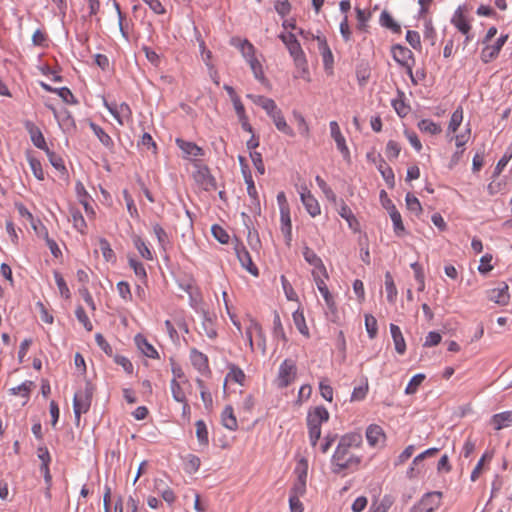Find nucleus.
I'll use <instances>...</instances> for the list:
<instances>
[{
    "instance_id": "nucleus-3",
    "label": "nucleus",
    "mask_w": 512,
    "mask_h": 512,
    "mask_svg": "<svg viewBox=\"0 0 512 512\" xmlns=\"http://www.w3.org/2000/svg\"><path fill=\"white\" fill-rule=\"evenodd\" d=\"M93 395V387L87 382L84 391L76 392L73 398V409L75 414L76 424L80 422L82 413H86L90 406Z\"/></svg>"
},
{
    "instance_id": "nucleus-40",
    "label": "nucleus",
    "mask_w": 512,
    "mask_h": 512,
    "mask_svg": "<svg viewBox=\"0 0 512 512\" xmlns=\"http://www.w3.org/2000/svg\"><path fill=\"white\" fill-rule=\"evenodd\" d=\"M394 499L390 495H385L379 504L373 503L370 512H387L393 505Z\"/></svg>"
},
{
    "instance_id": "nucleus-17",
    "label": "nucleus",
    "mask_w": 512,
    "mask_h": 512,
    "mask_svg": "<svg viewBox=\"0 0 512 512\" xmlns=\"http://www.w3.org/2000/svg\"><path fill=\"white\" fill-rule=\"evenodd\" d=\"M469 135H470V129H467L466 133L459 134L454 137L455 141H456L457 151L451 157L450 167L457 165L458 162L460 161V159L464 153V149L462 147L468 141Z\"/></svg>"
},
{
    "instance_id": "nucleus-36",
    "label": "nucleus",
    "mask_w": 512,
    "mask_h": 512,
    "mask_svg": "<svg viewBox=\"0 0 512 512\" xmlns=\"http://www.w3.org/2000/svg\"><path fill=\"white\" fill-rule=\"evenodd\" d=\"M385 288L388 302L394 303L397 296V289L390 272H386L385 274Z\"/></svg>"
},
{
    "instance_id": "nucleus-44",
    "label": "nucleus",
    "mask_w": 512,
    "mask_h": 512,
    "mask_svg": "<svg viewBox=\"0 0 512 512\" xmlns=\"http://www.w3.org/2000/svg\"><path fill=\"white\" fill-rule=\"evenodd\" d=\"M407 209L416 215H419L422 212V206L414 195L408 193L405 198Z\"/></svg>"
},
{
    "instance_id": "nucleus-6",
    "label": "nucleus",
    "mask_w": 512,
    "mask_h": 512,
    "mask_svg": "<svg viewBox=\"0 0 512 512\" xmlns=\"http://www.w3.org/2000/svg\"><path fill=\"white\" fill-rule=\"evenodd\" d=\"M234 250L241 266L244 269H246L249 273H251L253 276H258V268L253 263L250 253L242 244V242H240L238 239H236Z\"/></svg>"
},
{
    "instance_id": "nucleus-12",
    "label": "nucleus",
    "mask_w": 512,
    "mask_h": 512,
    "mask_svg": "<svg viewBox=\"0 0 512 512\" xmlns=\"http://www.w3.org/2000/svg\"><path fill=\"white\" fill-rule=\"evenodd\" d=\"M329 420V412L323 406H317L312 411H309L307 415V426L308 427H320L323 422Z\"/></svg>"
},
{
    "instance_id": "nucleus-53",
    "label": "nucleus",
    "mask_w": 512,
    "mask_h": 512,
    "mask_svg": "<svg viewBox=\"0 0 512 512\" xmlns=\"http://www.w3.org/2000/svg\"><path fill=\"white\" fill-rule=\"evenodd\" d=\"M134 244H135L137 250L139 251L140 255L143 258H145L147 260L152 259V253H151L150 249L147 247L145 242L140 237H136L134 239Z\"/></svg>"
},
{
    "instance_id": "nucleus-27",
    "label": "nucleus",
    "mask_w": 512,
    "mask_h": 512,
    "mask_svg": "<svg viewBox=\"0 0 512 512\" xmlns=\"http://www.w3.org/2000/svg\"><path fill=\"white\" fill-rule=\"evenodd\" d=\"M90 128L94 132V134L97 136L99 141L110 151L114 148V142L112 138L97 124L94 122L89 123Z\"/></svg>"
},
{
    "instance_id": "nucleus-64",
    "label": "nucleus",
    "mask_w": 512,
    "mask_h": 512,
    "mask_svg": "<svg viewBox=\"0 0 512 512\" xmlns=\"http://www.w3.org/2000/svg\"><path fill=\"white\" fill-rule=\"evenodd\" d=\"M406 41L414 48H421L420 34L417 31L408 30L406 33Z\"/></svg>"
},
{
    "instance_id": "nucleus-37",
    "label": "nucleus",
    "mask_w": 512,
    "mask_h": 512,
    "mask_svg": "<svg viewBox=\"0 0 512 512\" xmlns=\"http://www.w3.org/2000/svg\"><path fill=\"white\" fill-rule=\"evenodd\" d=\"M390 218L393 222L394 232L396 235L401 236L405 233V227L402 222L401 214L397 208H393L392 212L389 213Z\"/></svg>"
},
{
    "instance_id": "nucleus-58",
    "label": "nucleus",
    "mask_w": 512,
    "mask_h": 512,
    "mask_svg": "<svg viewBox=\"0 0 512 512\" xmlns=\"http://www.w3.org/2000/svg\"><path fill=\"white\" fill-rule=\"evenodd\" d=\"M307 469H308V463H307V460L302 458L296 469H295V473L297 474V480L296 481H304L306 482V479H307Z\"/></svg>"
},
{
    "instance_id": "nucleus-14",
    "label": "nucleus",
    "mask_w": 512,
    "mask_h": 512,
    "mask_svg": "<svg viewBox=\"0 0 512 512\" xmlns=\"http://www.w3.org/2000/svg\"><path fill=\"white\" fill-rule=\"evenodd\" d=\"M303 257L310 265L314 266L315 269L313 271H317L321 273L324 278H328L327 270L321 258L308 246L303 248Z\"/></svg>"
},
{
    "instance_id": "nucleus-45",
    "label": "nucleus",
    "mask_w": 512,
    "mask_h": 512,
    "mask_svg": "<svg viewBox=\"0 0 512 512\" xmlns=\"http://www.w3.org/2000/svg\"><path fill=\"white\" fill-rule=\"evenodd\" d=\"M365 326L370 339H374L378 333L377 320L370 314L365 315Z\"/></svg>"
},
{
    "instance_id": "nucleus-41",
    "label": "nucleus",
    "mask_w": 512,
    "mask_h": 512,
    "mask_svg": "<svg viewBox=\"0 0 512 512\" xmlns=\"http://www.w3.org/2000/svg\"><path fill=\"white\" fill-rule=\"evenodd\" d=\"M463 120V109L459 106L453 113L449 122L448 132H456Z\"/></svg>"
},
{
    "instance_id": "nucleus-7",
    "label": "nucleus",
    "mask_w": 512,
    "mask_h": 512,
    "mask_svg": "<svg viewBox=\"0 0 512 512\" xmlns=\"http://www.w3.org/2000/svg\"><path fill=\"white\" fill-rule=\"evenodd\" d=\"M195 182L205 191L215 190L217 188L216 179L210 173L207 166H199L193 173Z\"/></svg>"
},
{
    "instance_id": "nucleus-19",
    "label": "nucleus",
    "mask_w": 512,
    "mask_h": 512,
    "mask_svg": "<svg viewBox=\"0 0 512 512\" xmlns=\"http://www.w3.org/2000/svg\"><path fill=\"white\" fill-rule=\"evenodd\" d=\"M135 343L145 356L153 359L159 358V354L156 349L147 341L143 335L137 334L135 336Z\"/></svg>"
},
{
    "instance_id": "nucleus-23",
    "label": "nucleus",
    "mask_w": 512,
    "mask_h": 512,
    "mask_svg": "<svg viewBox=\"0 0 512 512\" xmlns=\"http://www.w3.org/2000/svg\"><path fill=\"white\" fill-rule=\"evenodd\" d=\"M221 421L225 428L231 431L237 430L238 423L232 406L228 405L224 408L221 414Z\"/></svg>"
},
{
    "instance_id": "nucleus-21",
    "label": "nucleus",
    "mask_w": 512,
    "mask_h": 512,
    "mask_svg": "<svg viewBox=\"0 0 512 512\" xmlns=\"http://www.w3.org/2000/svg\"><path fill=\"white\" fill-rule=\"evenodd\" d=\"M191 362L192 365L201 373L209 370L208 357L198 351L197 349H191Z\"/></svg>"
},
{
    "instance_id": "nucleus-25",
    "label": "nucleus",
    "mask_w": 512,
    "mask_h": 512,
    "mask_svg": "<svg viewBox=\"0 0 512 512\" xmlns=\"http://www.w3.org/2000/svg\"><path fill=\"white\" fill-rule=\"evenodd\" d=\"M390 332L395 345V350L399 354H404L406 351V343L400 328L395 324H390Z\"/></svg>"
},
{
    "instance_id": "nucleus-33",
    "label": "nucleus",
    "mask_w": 512,
    "mask_h": 512,
    "mask_svg": "<svg viewBox=\"0 0 512 512\" xmlns=\"http://www.w3.org/2000/svg\"><path fill=\"white\" fill-rule=\"evenodd\" d=\"M245 183L247 184L248 195L252 198V202L256 206L257 212L260 213V202L258 199V194L254 185V181L252 179L251 172L247 173L245 177Z\"/></svg>"
},
{
    "instance_id": "nucleus-4",
    "label": "nucleus",
    "mask_w": 512,
    "mask_h": 512,
    "mask_svg": "<svg viewBox=\"0 0 512 512\" xmlns=\"http://www.w3.org/2000/svg\"><path fill=\"white\" fill-rule=\"evenodd\" d=\"M442 492L433 491L423 495L421 500L415 504L410 512H434L441 504Z\"/></svg>"
},
{
    "instance_id": "nucleus-10",
    "label": "nucleus",
    "mask_w": 512,
    "mask_h": 512,
    "mask_svg": "<svg viewBox=\"0 0 512 512\" xmlns=\"http://www.w3.org/2000/svg\"><path fill=\"white\" fill-rule=\"evenodd\" d=\"M508 35H501L494 45H487L481 51V60L484 63H489L495 59L501 51L503 45L506 43Z\"/></svg>"
},
{
    "instance_id": "nucleus-2",
    "label": "nucleus",
    "mask_w": 512,
    "mask_h": 512,
    "mask_svg": "<svg viewBox=\"0 0 512 512\" xmlns=\"http://www.w3.org/2000/svg\"><path fill=\"white\" fill-rule=\"evenodd\" d=\"M279 38L285 44L290 55L293 57L296 67L301 69L303 72L307 71V61L305 54L301 48L300 43L296 39V36L293 33H282L279 35Z\"/></svg>"
},
{
    "instance_id": "nucleus-22",
    "label": "nucleus",
    "mask_w": 512,
    "mask_h": 512,
    "mask_svg": "<svg viewBox=\"0 0 512 512\" xmlns=\"http://www.w3.org/2000/svg\"><path fill=\"white\" fill-rule=\"evenodd\" d=\"M452 24L464 35H467L471 26L463 14L462 7L459 6L451 20Z\"/></svg>"
},
{
    "instance_id": "nucleus-18",
    "label": "nucleus",
    "mask_w": 512,
    "mask_h": 512,
    "mask_svg": "<svg viewBox=\"0 0 512 512\" xmlns=\"http://www.w3.org/2000/svg\"><path fill=\"white\" fill-rule=\"evenodd\" d=\"M316 39L319 42V49L323 58L324 68L326 71H332L334 61L332 51L325 38L317 36Z\"/></svg>"
},
{
    "instance_id": "nucleus-57",
    "label": "nucleus",
    "mask_w": 512,
    "mask_h": 512,
    "mask_svg": "<svg viewBox=\"0 0 512 512\" xmlns=\"http://www.w3.org/2000/svg\"><path fill=\"white\" fill-rule=\"evenodd\" d=\"M248 63L250 65V68L255 76L256 79L263 81L264 80V74L262 70L261 63L257 60L256 57L248 60Z\"/></svg>"
},
{
    "instance_id": "nucleus-54",
    "label": "nucleus",
    "mask_w": 512,
    "mask_h": 512,
    "mask_svg": "<svg viewBox=\"0 0 512 512\" xmlns=\"http://www.w3.org/2000/svg\"><path fill=\"white\" fill-rule=\"evenodd\" d=\"M71 215H72L74 227L79 232L84 233V228L86 227V222H85L84 217L81 214V212L79 210H72Z\"/></svg>"
},
{
    "instance_id": "nucleus-16",
    "label": "nucleus",
    "mask_w": 512,
    "mask_h": 512,
    "mask_svg": "<svg viewBox=\"0 0 512 512\" xmlns=\"http://www.w3.org/2000/svg\"><path fill=\"white\" fill-rule=\"evenodd\" d=\"M488 298L499 305H506L509 302L508 285L501 283L499 287L488 291Z\"/></svg>"
},
{
    "instance_id": "nucleus-59",
    "label": "nucleus",
    "mask_w": 512,
    "mask_h": 512,
    "mask_svg": "<svg viewBox=\"0 0 512 512\" xmlns=\"http://www.w3.org/2000/svg\"><path fill=\"white\" fill-rule=\"evenodd\" d=\"M327 382H328L327 380H322L320 382V384H319V389H320L321 396L325 400H327L329 402H332V400H333V388Z\"/></svg>"
},
{
    "instance_id": "nucleus-30",
    "label": "nucleus",
    "mask_w": 512,
    "mask_h": 512,
    "mask_svg": "<svg viewBox=\"0 0 512 512\" xmlns=\"http://www.w3.org/2000/svg\"><path fill=\"white\" fill-rule=\"evenodd\" d=\"M271 118H272L276 128L280 132H282L288 136H291V137L294 136V132H293L292 128L287 124V122L282 114V111H279L277 114L272 115Z\"/></svg>"
},
{
    "instance_id": "nucleus-8",
    "label": "nucleus",
    "mask_w": 512,
    "mask_h": 512,
    "mask_svg": "<svg viewBox=\"0 0 512 512\" xmlns=\"http://www.w3.org/2000/svg\"><path fill=\"white\" fill-rule=\"evenodd\" d=\"M393 59L402 67L412 66L415 62L413 52L405 46L395 44L391 47Z\"/></svg>"
},
{
    "instance_id": "nucleus-39",
    "label": "nucleus",
    "mask_w": 512,
    "mask_h": 512,
    "mask_svg": "<svg viewBox=\"0 0 512 512\" xmlns=\"http://www.w3.org/2000/svg\"><path fill=\"white\" fill-rule=\"evenodd\" d=\"M47 157L51 163V165L61 173H66V167L64 165V161L61 156L57 155L55 152L51 151L49 148L45 151Z\"/></svg>"
},
{
    "instance_id": "nucleus-47",
    "label": "nucleus",
    "mask_w": 512,
    "mask_h": 512,
    "mask_svg": "<svg viewBox=\"0 0 512 512\" xmlns=\"http://www.w3.org/2000/svg\"><path fill=\"white\" fill-rule=\"evenodd\" d=\"M170 386H171V392H172V396H173L174 400L177 402H184L186 399V396H185V393H184L182 387L180 386V383L175 378H173L171 380Z\"/></svg>"
},
{
    "instance_id": "nucleus-51",
    "label": "nucleus",
    "mask_w": 512,
    "mask_h": 512,
    "mask_svg": "<svg viewBox=\"0 0 512 512\" xmlns=\"http://www.w3.org/2000/svg\"><path fill=\"white\" fill-rule=\"evenodd\" d=\"M54 277H55V281H56V284L58 286L61 296H63L66 299L70 298L69 288H68L64 278L62 277V275L59 272L55 271Z\"/></svg>"
},
{
    "instance_id": "nucleus-49",
    "label": "nucleus",
    "mask_w": 512,
    "mask_h": 512,
    "mask_svg": "<svg viewBox=\"0 0 512 512\" xmlns=\"http://www.w3.org/2000/svg\"><path fill=\"white\" fill-rule=\"evenodd\" d=\"M491 459H492V453H489V452L484 453V455L478 461L477 465L475 466V468L473 469V471L471 473V480L473 482L479 478L485 461H490Z\"/></svg>"
},
{
    "instance_id": "nucleus-11",
    "label": "nucleus",
    "mask_w": 512,
    "mask_h": 512,
    "mask_svg": "<svg viewBox=\"0 0 512 512\" xmlns=\"http://www.w3.org/2000/svg\"><path fill=\"white\" fill-rule=\"evenodd\" d=\"M24 127L29 133L32 143L39 149L46 151L48 146L41 130L30 120L24 122Z\"/></svg>"
},
{
    "instance_id": "nucleus-20",
    "label": "nucleus",
    "mask_w": 512,
    "mask_h": 512,
    "mask_svg": "<svg viewBox=\"0 0 512 512\" xmlns=\"http://www.w3.org/2000/svg\"><path fill=\"white\" fill-rule=\"evenodd\" d=\"M491 424H493L495 430H501L512 426V411H504L494 414L491 418Z\"/></svg>"
},
{
    "instance_id": "nucleus-5",
    "label": "nucleus",
    "mask_w": 512,
    "mask_h": 512,
    "mask_svg": "<svg viewBox=\"0 0 512 512\" xmlns=\"http://www.w3.org/2000/svg\"><path fill=\"white\" fill-rule=\"evenodd\" d=\"M297 374L296 363L292 359H285L279 367L278 386L280 388L288 387L295 379Z\"/></svg>"
},
{
    "instance_id": "nucleus-31",
    "label": "nucleus",
    "mask_w": 512,
    "mask_h": 512,
    "mask_svg": "<svg viewBox=\"0 0 512 512\" xmlns=\"http://www.w3.org/2000/svg\"><path fill=\"white\" fill-rule=\"evenodd\" d=\"M241 216L243 218V221H244V224H245L246 228L248 229V241H249V244L251 245V247L253 249L259 248L261 246V243H260V240H259V236H258V233H257L256 230L252 231L250 229V225H249V223L251 222L250 217L245 212H242Z\"/></svg>"
},
{
    "instance_id": "nucleus-38",
    "label": "nucleus",
    "mask_w": 512,
    "mask_h": 512,
    "mask_svg": "<svg viewBox=\"0 0 512 512\" xmlns=\"http://www.w3.org/2000/svg\"><path fill=\"white\" fill-rule=\"evenodd\" d=\"M361 442H362L361 435L354 433V434H347V435H344L343 437H341L338 444L350 449L351 447L360 446Z\"/></svg>"
},
{
    "instance_id": "nucleus-60",
    "label": "nucleus",
    "mask_w": 512,
    "mask_h": 512,
    "mask_svg": "<svg viewBox=\"0 0 512 512\" xmlns=\"http://www.w3.org/2000/svg\"><path fill=\"white\" fill-rule=\"evenodd\" d=\"M129 265L134 270V273L136 274V276H138L139 278L147 277L146 270L141 262H139L135 258L130 257Z\"/></svg>"
},
{
    "instance_id": "nucleus-62",
    "label": "nucleus",
    "mask_w": 512,
    "mask_h": 512,
    "mask_svg": "<svg viewBox=\"0 0 512 512\" xmlns=\"http://www.w3.org/2000/svg\"><path fill=\"white\" fill-rule=\"evenodd\" d=\"M231 377L235 382L239 383L240 385L243 384V381L245 379L244 372L237 367L236 365L230 366V372L227 375V378Z\"/></svg>"
},
{
    "instance_id": "nucleus-56",
    "label": "nucleus",
    "mask_w": 512,
    "mask_h": 512,
    "mask_svg": "<svg viewBox=\"0 0 512 512\" xmlns=\"http://www.w3.org/2000/svg\"><path fill=\"white\" fill-rule=\"evenodd\" d=\"M33 385L34 383L32 381H26L21 385L10 389V391L13 395L21 394L24 397H28Z\"/></svg>"
},
{
    "instance_id": "nucleus-43",
    "label": "nucleus",
    "mask_w": 512,
    "mask_h": 512,
    "mask_svg": "<svg viewBox=\"0 0 512 512\" xmlns=\"http://www.w3.org/2000/svg\"><path fill=\"white\" fill-rule=\"evenodd\" d=\"M211 232L214 238L221 244H227L230 240V236L227 231L218 224H214L211 227Z\"/></svg>"
},
{
    "instance_id": "nucleus-63",
    "label": "nucleus",
    "mask_w": 512,
    "mask_h": 512,
    "mask_svg": "<svg viewBox=\"0 0 512 512\" xmlns=\"http://www.w3.org/2000/svg\"><path fill=\"white\" fill-rule=\"evenodd\" d=\"M99 246L103 254V257L105 258L106 261H111L113 258H115V254L111 249L109 242L106 239H101L99 242Z\"/></svg>"
},
{
    "instance_id": "nucleus-32",
    "label": "nucleus",
    "mask_w": 512,
    "mask_h": 512,
    "mask_svg": "<svg viewBox=\"0 0 512 512\" xmlns=\"http://www.w3.org/2000/svg\"><path fill=\"white\" fill-rule=\"evenodd\" d=\"M380 24L393 31L394 33H400L401 32V26L393 19L391 14L384 10L380 15Z\"/></svg>"
},
{
    "instance_id": "nucleus-13",
    "label": "nucleus",
    "mask_w": 512,
    "mask_h": 512,
    "mask_svg": "<svg viewBox=\"0 0 512 512\" xmlns=\"http://www.w3.org/2000/svg\"><path fill=\"white\" fill-rule=\"evenodd\" d=\"M300 197L304 207L312 217H316L321 213L318 201L314 198L307 187H302Z\"/></svg>"
},
{
    "instance_id": "nucleus-35",
    "label": "nucleus",
    "mask_w": 512,
    "mask_h": 512,
    "mask_svg": "<svg viewBox=\"0 0 512 512\" xmlns=\"http://www.w3.org/2000/svg\"><path fill=\"white\" fill-rule=\"evenodd\" d=\"M196 436L200 445L207 446L209 444L208 430L203 420H198L195 423Z\"/></svg>"
},
{
    "instance_id": "nucleus-55",
    "label": "nucleus",
    "mask_w": 512,
    "mask_h": 512,
    "mask_svg": "<svg viewBox=\"0 0 512 512\" xmlns=\"http://www.w3.org/2000/svg\"><path fill=\"white\" fill-rule=\"evenodd\" d=\"M401 151V147L400 145L394 141V140H389L387 145H386V155L388 157V159H396L398 156H399V153Z\"/></svg>"
},
{
    "instance_id": "nucleus-9",
    "label": "nucleus",
    "mask_w": 512,
    "mask_h": 512,
    "mask_svg": "<svg viewBox=\"0 0 512 512\" xmlns=\"http://www.w3.org/2000/svg\"><path fill=\"white\" fill-rule=\"evenodd\" d=\"M330 131H331V137L336 142L338 150L341 152L343 158L350 161V152L346 145V141L344 136L342 135L339 125L336 121L330 122Z\"/></svg>"
},
{
    "instance_id": "nucleus-50",
    "label": "nucleus",
    "mask_w": 512,
    "mask_h": 512,
    "mask_svg": "<svg viewBox=\"0 0 512 512\" xmlns=\"http://www.w3.org/2000/svg\"><path fill=\"white\" fill-rule=\"evenodd\" d=\"M75 315H76L78 321L83 324V326L85 327V329L87 331H89V332L92 331L93 325L90 322V320L82 306H78L76 308Z\"/></svg>"
},
{
    "instance_id": "nucleus-48",
    "label": "nucleus",
    "mask_w": 512,
    "mask_h": 512,
    "mask_svg": "<svg viewBox=\"0 0 512 512\" xmlns=\"http://www.w3.org/2000/svg\"><path fill=\"white\" fill-rule=\"evenodd\" d=\"M273 334L275 337H279L282 340L287 341V338L284 333V328L281 323L280 315L277 311H274Z\"/></svg>"
},
{
    "instance_id": "nucleus-61",
    "label": "nucleus",
    "mask_w": 512,
    "mask_h": 512,
    "mask_svg": "<svg viewBox=\"0 0 512 512\" xmlns=\"http://www.w3.org/2000/svg\"><path fill=\"white\" fill-rule=\"evenodd\" d=\"M493 256L491 254H485L480 259V265L478 267V270L482 274H486L490 272L493 269V266L490 265V262L492 261Z\"/></svg>"
},
{
    "instance_id": "nucleus-15",
    "label": "nucleus",
    "mask_w": 512,
    "mask_h": 512,
    "mask_svg": "<svg viewBox=\"0 0 512 512\" xmlns=\"http://www.w3.org/2000/svg\"><path fill=\"white\" fill-rule=\"evenodd\" d=\"M53 114L54 117L57 119L60 127L64 131H70L72 129H76V124L73 116L71 115L70 111L67 109H64L61 113H58V111L53 106H48Z\"/></svg>"
},
{
    "instance_id": "nucleus-46",
    "label": "nucleus",
    "mask_w": 512,
    "mask_h": 512,
    "mask_svg": "<svg viewBox=\"0 0 512 512\" xmlns=\"http://www.w3.org/2000/svg\"><path fill=\"white\" fill-rule=\"evenodd\" d=\"M425 375L424 374H416L412 377V379L409 381L405 393L408 395H412L416 393L418 387L421 385V383L424 381Z\"/></svg>"
},
{
    "instance_id": "nucleus-52",
    "label": "nucleus",
    "mask_w": 512,
    "mask_h": 512,
    "mask_svg": "<svg viewBox=\"0 0 512 512\" xmlns=\"http://www.w3.org/2000/svg\"><path fill=\"white\" fill-rule=\"evenodd\" d=\"M56 94L67 104H77L78 101L67 87L58 88Z\"/></svg>"
},
{
    "instance_id": "nucleus-24",
    "label": "nucleus",
    "mask_w": 512,
    "mask_h": 512,
    "mask_svg": "<svg viewBox=\"0 0 512 512\" xmlns=\"http://www.w3.org/2000/svg\"><path fill=\"white\" fill-rule=\"evenodd\" d=\"M377 168L384 178L387 185L392 188L395 184V177L392 168L386 163V161L379 155Z\"/></svg>"
},
{
    "instance_id": "nucleus-42",
    "label": "nucleus",
    "mask_w": 512,
    "mask_h": 512,
    "mask_svg": "<svg viewBox=\"0 0 512 512\" xmlns=\"http://www.w3.org/2000/svg\"><path fill=\"white\" fill-rule=\"evenodd\" d=\"M511 159H512V146L507 148V150L505 151L502 158L498 161V163L495 167L494 173H493V178H496L500 175V173L502 172L504 167L508 164V162Z\"/></svg>"
},
{
    "instance_id": "nucleus-28",
    "label": "nucleus",
    "mask_w": 512,
    "mask_h": 512,
    "mask_svg": "<svg viewBox=\"0 0 512 512\" xmlns=\"http://www.w3.org/2000/svg\"><path fill=\"white\" fill-rule=\"evenodd\" d=\"M232 44L237 46L243 57L248 61L255 57L254 46L248 40L232 39Z\"/></svg>"
},
{
    "instance_id": "nucleus-1",
    "label": "nucleus",
    "mask_w": 512,
    "mask_h": 512,
    "mask_svg": "<svg viewBox=\"0 0 512 512\" xmlns=\"http://www.w3.org/2000/svg\"><path fill=\"white\" fill-rule=\"evenodd\" d=\"M360 462V457L351 454L350 449L338 444L332 457L333 472L340 473L343 470L357 468Z\"/></svg>"
},
{
    "instance_id": "nucleus-26",
    "label": "nucleus",
    "mask_w": 512,
    "mask_h": 512,
    "mask_svg": "<svg viewBox=\"0 0 512 512\" xmlns=\"http://www.w3.org/2000/svg\"><path fill=\"white\" fill-rule=\"evenodd\" d=\"M176 143L178 147L187 155L194 156V157H200L204 155V151L202 148L197 146L193 142H187L182 139H177Z\"/></svg>"
},
{
    "instance_id": "nucleus-34",
    "label": "nucleus",
    "mask_w": 512,
    "mask_h": 512,
    "mask_svg": "<svg viewBox=\"0 0 512 512\" xmlns=\"http://www.w3.org/2000/svg\"><path fill=\"white\" fill-rule=\"evenodd\" d=\"M418 128L420 131L431 135L439 134L442 131L441 126L430 119H422L419 121Z\"/></svg>"
},
{
    "instance_id": "nucleus-29",
    "label": "nucleus",
    "mask_w": 512,
    "mask_h": 512,
    "mask_svg": "<svg viewBox=\"0 0 512 512\" xmlns=\"http://www.w3.org/2000/svg\"><path fill=\"white\" fill-rule=\"evenodd\" d=\"M383 429L378 425H370L366 430V438L370 445L375 446L378 444L380 438H383Z\"/></svg>"
}]
</instances>
